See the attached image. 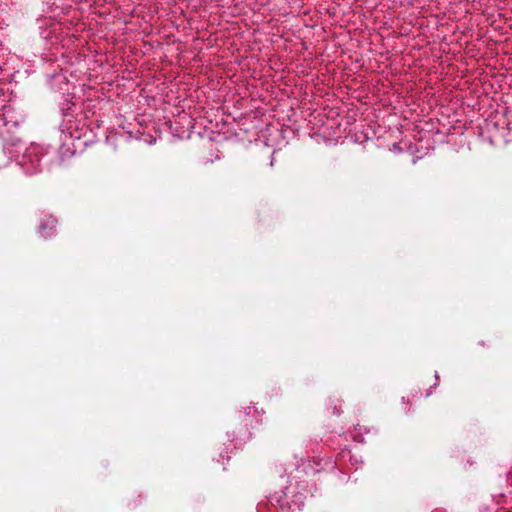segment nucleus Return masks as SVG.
<instances>
[{
    "label": "nucleus",
    "mask_w": 512,
    "mask_h": 512,
    "mask_svg": "<svg viewBox=\"0 0 512 512\" xmlns=\"http://www.w3.org/2000/svg\"><path fill=\"white\" fill-rule=\"evenodd\" d=\"M55 225H56V219H54V218H49V219L47 220V222L41 226V233H42V235H43L44 237L49 236V234H48V233H45V232L43 231V230H44V228H45L46 226H48L50 229H53V228L55 227Z\"/></svg>",
    "instance_id": "1"
}]
</instances>
